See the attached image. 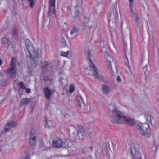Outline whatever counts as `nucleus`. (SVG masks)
I'll return each instance as SVG.
<instances>
[{"instance_id":"473e14b6","label":"nucleus","mask_w":159,"mask_h":159,"mask_svg":"<svg viewBox=\"0 0 159 159\" xmlns=\"http://www.w3.org/2000/svg\"><path fill=\"white\" fill-rule=\"evenodd\" d=\"M69 52V51H67L66 52L61 51V55L64 57H67V56L68 55Z\"/></svg>"},{"instance_id":"a878e982","label":"nucleus","mask_w":159,"mask_h":159,"mask_svg":"<svg viewBox=\"0 0 159 159\" xmlns=\"http://www.w3.org/2000/svg\"><path fill=\"white\" fill-rule=\"evenodd\" d=\"M21 159H31L30 156L28 152H25L22 157Z\"/></svg>"},{"instance_id":"4468645a","label":"nucleus","mask_w":159,"mask_h":159,"mask_svg":"<svg viewBox=\"0 0 159 159\" xmlns=\"http://www.w3.org/2000/svg\"><path fill=\"white\" fill-rule=\"evenodd\" d=\"M53 147L55 148H59L63 145L62 140L60 139L57 138L54 139L52 141Z\"/></svg>"},{"instance_id":"f257e3e1","label":"nucleus","mask_w":159,"mask_h":159,"mask_svg":"<svg viewBox=\"0 0 159 159\" xmlns=\"http://www.w3.org/2000/svg\"><path fill=\"white\" fill-rule=\"evenodd\" d=\"M113 109L110 116L111 122L114 124L123 123L125 116L120 111L118 110L116 104L113 105Z\"/></svg>"},{"instance_id":"9b49d317","label":"nucleus","mask_w":159,"mask_h":159,"mask_svg":"<svg viewBox=\"0 0 159 159\" xmlns=\"http://www.w3.org/2000/svg\"><path fill=\"white\" fill-rule=\"evenodd\" d=\"M118 18V13L116 9H115L113 13L111 14L109 17V23H112L114 25H116V21Z\"/></svg>"},{"instance_id":"72a5a7b5","label":"nucleus","mask_w":159,"mask_h":159,"mask_svg":"<svg viewBox=\"0 0 159 159\" xmlns=\"http://www.w3.org/2000/svg\"><path fill=\"white\" fill-rule=\"evenodd\" d=\"M19 85L21 89H25L26 88L25 85H24V83L23 82H20L19 83Z\"/></svg>"},{"instance_id":"20e7f679","label":"nucleus","mask_w":159,"mask_h":159,"mask_svg":"<svg viewBox=\"0 0 159 159\" xmlns=\"http://www.w3.org/2000/svg\"><path fill=\"white\" fill-rule=\"evenodd\" d=\"M139 145L134 143L130 145V152L132 159H142L141 153L139 152Z\"/></svg>"},{"instance_id":"49530a36","label":"nucleus","mask_w":159,"mask_h":159,"mask_svg":"<svg viewBox=\"0 0 159 159\" xmlns=\"http://www.w3.org/2000/svg\"><path fill=\"white\" fill-rule=\"evenodd\" d=\"M158 146H156L155 147H154L155 148V150L156 151L157 149V148Z\"/></svg>"},{"instance_id":"ea45409f","label":"nucleus","mask_w":159,"mask_h":159,"mask_svg":"<svg viewBox=\"0 0 159 159\" xmlns=\"http://www.w3.org/2000/svg\"><path fill=\"white\" fill-rule=\"evenodd\" d=\"M112 43L114 46L116 48V46L117 45L116 43V42H115L114 41H112Z\"/></svg>"},{"instance_id":"dca6fc26","label":"nucleus","mask_w":159,"mask_h":159,"mask_svg":"<svg viewBox=\"0 0 159 159\" xmlns=\"http://www.w3.org/2000/svg\"><path fill=\"white\" fill-rule=\"evenodd\" d=\"M75 104L80 108H81V103H84L83 98L82 96L79 95L75 98Z\"/></svg>"},{"instance_id":"2f4dec72","label":"nucleus","mask_w":159,"mask_h":159,"mask_svg":"<svg viewBox=\"0 0 159 159\" xmlns=\"http://www.w3.org/2000/svg\"><path fill=\"white\" fill-rule=\"evenodd\" d=\"M75 13L76 15L77 16L78 15H79L80 13V7L78 6H76L75 7Z\"/></svg>"},{"instance_id":"5701e85b","label":"nucleus","mask_w":159,"mask_h":159,"mask_svg":"<svg viewBox=\"0 0 159 159\" xmlns=\"http://www.w3.org/2000/svg\"><path fill=\"white\" fill-rule=\"evenodd\" d=\"M46 124L45 125V126L46 127H51L53 126L54 123L51 120H47V119H46L45 120Z\"/></svg>"},{"instance_id":"13d9d810","label":"nucleus","mask_w":159,"mask_h":159,"mask_svg":"<svg viewBox=\"0 0 159 159\" xmlns=\"http://www.w3.org/2000/svg\"><path fill=\"white\" fill-rule=\"evenodd\" d=\"M0 60H1V59H0Z\"/></svg>"},{"instance_id":"603ef678","label":"nucleus","mask_w":159,"mask_h":159,"mask_svg":"<svg viewBox=\"0 0 159 159\" xmlns=\"http://www.w3.org/2000/svg\"><path fill=\"white\" fill-rule=\"evenodd\" d=\"M149 118H150V120H149V121L150 122H151V116H149Z\"/></svg>"},{"instance_id":"a18cd8bd","label":"nucleus","mask_w":159,"mask_h":159,"mask_svg":"<svg viewBox=\"0 0 159 159\" xmlns=\"http://www.w3.org/2000/svg\"><path fill=\"white\" fill-rule=\"evenodd\" d=\"M89 148L91 149V150L92 151L93 149V147H89Z\"/></svg>"},{"instance_id":"3c124183","label":"nucleus","mask_w":159,"mask_h":159,"mask_svg":"<svg viewBox=\"0 0 159 159\" xmlns=\"http://www.w3.org/2000/svg\"><path fill=\"white\" fill-rule=\"evenodd\" d=\"M2 63V61H1V60H0V66L1 65Z\"/></svg>"},{"instance_id":"8fccbe9b","label":"nucleus","mask_w":159,"mask_h":159,"mask_svg":"<svg viewBox=\"0 0 159 159\" xmlns=\"http://www.w3.org/2000/svg\"><path fill=\"white\" fill-rule=\"evenodd\" d=\"M32 63H35V60H32Z\"/></svg>"},{"instance_id":"58836bf2","label":"nucleus","mask_w":159,"mask_h":159,"mask_svg":"<svg viewBox=\"0 0 159 159\" xmlns=\"http://www.w3.org/2000/svg\"><path fill=\"white\" fill-rule=\"evenodd\" d=\"M26 92L27 93H29L31 92V90L30 89V88H26Z\"/></svg>"},{"instance_id":"4d7b16f0","label":"nucleus","mask_w":159,"mask_h":159,"mask_svg":"<svg viewBox=\"0 0 159 159\" xmlns=\"http://www.w3.org/2000/svg\"><path fill=\"white\" fill-rule=\"evenodd\" d=\"M88 70V69H85V70Z\"/></svg>"},{"instance_id":"f03ea898","label":"nucleus","mask_w":159,"mask_h":159,"mask_svg":"<svg viewBox=\"0 0 159 159\" xmlns=\"http://www.w3.org/2000/svg\"><path fill=\"white\" fill-rule=\"evenodd\" d=\"M135 128L136 131L143 136L148 137L151 135V129L147 124L137 122L135 124Z\"/></svg>"},{"instance_id":"6e6552de","label":"nucleus","mask_w":159,"mask_h":159,"mask_svg":"<svg viewBox=\"0 0 159 159\" xmlns=\"http://www.w3.org/2000/svg\"><path fill=\"white\" fill-rule=\"evenodd\" d=\"M124 42L123 49L124 53V56H123V59L124 60H129L132 58L131 47L128 48L127 47V43Z\"/></svg>"},{"instance_id":"423d86ee","label":"nucleus","mask_w":159,"mask_h":159,"mask_svg":"<svg viewBox=\"0 0 159 159\" xmlns=\"http://www.w3.org/2000/svg\"><path fill=\"white\" fill-rule=\"evenodd\" d=\"M15 60H11L10 63V68L4 71L7 75L13 77L16 75L17 70L16 68V63Z\"/></svg>"},{"instance_id":"5fc2aeb1","label":"nucleus","mask_w":159,"mask_h":159,"mask_svg":"<svg viewBox=\"0 0 159 159\" xmlns=\"http://www.w3.org/2000/svg\"><path fill=\"white\" fill-rule=\"evenodd\" d=\"M63 66H64V65H62V66H61V67H63Z\"/></svg>"},{"instance_id":"c03bdc74","label":"nucleus","mask_w":159,"mask_h":159,"mask_svg":"<svg viewBox=\"0 0 159 159\" xmlns=\"http://www.w3.org/2000/svg\"><path fill=\"white\" fill-rule=\"evenodd\" d=\"M13 33L14 34H16L17 33V31H16V30H15L14 31Z\"/></svg>"},{"instance_id":"412c9836","label":"nucleus","mask_w":159,"mask_h":159,"mask_svg":"<svg viewBox=\"0 0 159 159\" xmlns=\"http://www.w3.org/2000/svg\"><path fill=\"white\" fill-rule=\"evenodd\" d=\"M1 41L2 43L6 44L7 45V48L9 47L10 42L8 38H7L6 36L2 37L1 39Z\"/></svg>"},{"instance_id":"6ab92c4d","label":"nucleus","mask_w":159,"mask_h":159,"mask_svg":"<svg viewBox=\"0 0 159 159\" xmlns=\"http://www.w3.org/2000/svg\"><path fill=\"white\" fill-rule=\"evenodd\" d=\"M31 99L28 98H22L20 102V107H22L24 106L28 105L31 101Z\"/></svg>"},{"instance_id":"4c0bfd02","label":"nucleus","mask_w":159,"mask_h":159,"mask_svg":"<svg viewBox=\"0 0 159 159\" xmlns=\"http://www.w3.org/2000/svg\"><path fill=\"white\" fill-rule=\"evenodd\" d=\"M128 1L129 6H131V5H132L133 4V0H128Z\"/></svg>"},{"instance_id":"393cba45","label":"nucleus","mask_w":159,"mask_h":159,"mask_svg":"<svg viewBox=\"0 0 159 159\" xmlns=\"http://www.w3.org/2000/svg\"><path fill=\"white\" fill-rule=\"evenodd\" d=\"M130 9V12L133 15V16L134 17L135 16L137 15L138 13L137 11L135 10V8H134L133 5L129 6Z\"/></svg>"},{"instance_id":"2eb2a0df","label":"nucleus","mask_w":159,"mask_h":159,"mask_svg":"<svg viewBox=\"0 0 159 159\" xmlns=\"http://www.w3.org/2000/svg\"><path fill=\"white\" fill-rule=\"evenodd\" d=\"M45 97L47 100H49L52 93L47 87H45L43 89Z\"/></svg>"},{"instance_id":"ddd939ff","label":"nucleus","mask_w":159,"mask_h":159,"mask_svg":"<svg viewBox=\"0 0 159 159\" xmlns=\"http://www.w3.org/2000/svg\"><path fill=\"white\" fill-rule=\"evenodd\" d=\"M109 50V47L107 44H105L103 46L101 50V52H102L104 54L105 57H106L108 59H113L112 57H111L108 53V51Z\"/></svg>"},{"instance_id":"f704fd0d","label":"nucleus","mask_w":159,"mask_h":159,"mask_svg":"<svg viewBox=\"0 0 159 159\" xmlns=\"http://www.w3.org/2000/svg\"><path fill=\"white\" fill-rule=\"evenodd\" d=\"M75 89V87L74 86L71 85L69 89L70 92L71 93H72L74 91Z\"/></svg>"},{"instance_id":"c85d7f7f","label":"nucleus","mask_w":159,"mask_h":159,"mask_svg":"<svg viewBox=\"0 0 159 159\" xmlns=\"http://www.w3.org/2000/svg\"><path fill=\"white\" fill-rule=\"evenodd\" d=\"M68 130L69 132L73 134L76 130L75 127L73 125H70L68 128Z\"/></svg>"},{"instance_id":"9d476101","label":"nucleus","mask_w":159,"mask_h":159,"mask_svg":"<svg viewBox=\"0 0 159 159\" xmlns=\"http://www.w3.org/2000/svg\"><path fill=\"white\" fill-rule=\"evenodd\" d=\"M55 0H49V10L47 13V15L49 16H51L55 14Z\"/></svg>"},{"instance_id":"b1692460","label":"nucleus","mask_w":159,"mask_h":159,"mask_svg":"<svg viewBox=\"0 0 159 159\" xmlns=\"http://www.w3.org/2000/svg\"><path fill=\"white\" fill-rule=\"evenodd\" d=\"M134 18V21L135 23V25L138 27L140 23V20L139 16L137 15L133 17Z\"/></svg>"},{"instance_id":"4be33fe9","label":"nucleus","mask_w":159,"mask_h":159,"mask_svg":"<svg viewBox=\"0 0 159 159\" xmlns=\"http://www.w3.org/2000/svg\"><path fill=\"white\" fill-rule=\"evenodd\" d=\"M103 94L107 95L109 93V87L106 85H103L102 87Z\"/></svg>"},{"instance_id":"7ed1b4c3","label":"nucleus","mask_w":159,"mask_h":159,"mask_svg":"<svg viewBox=\"0 0 159 159\" xmlns=\"http://www.w3.org/2000/svg\"><path fill=\"white\" fill-rule=\"evenodd\" d=\"M25 44L27 50L26 52V57L27 59L38 60L40 58L39 51L34 50L31 53L30 51V48L33 49V47L29 39H27L25 40Z\"/></svg>"},{"instance_id":"1a4fd4ad","label":"nucleus","mask_w":159,"mask_h":159,"mask_svg":"<svg viewBox=\"0 0 159 159\" xmlns=\"http://www.w3.org/2000/svg\"><path fill=\"white\" fill-rule=\"evenodd\" d=\"M84 21L83 23V30H89L93 28L94 26V23L93 22H89V19L85 16H83Z\"/></svg>"},{"instance_id":"39448f33","label":"nucleus","mask_w":159,"mask_h":159,"mask_svg":"<svg viewBox=\"0 0 159 159\" xmlns=\"http://www.w3.org/2000/svg\"><path fill=\"white\" fill-rule=\"evenodd\" d=\"M38 134L37 132L34 129H32L30 133V137L29 139L30 148L32 150L36 147Z\"/></svg>"},{"instance_id":"37998d69","label":"nucleus","mask_w":159,"mask_h":159,"mask_svg":"<svg viewBox=\"0 0 159 159\" xmlns=\"http://www.w3.org/2000/svg\"><path fill=\"white\" fill-rule=\"evenodd\" d=\"M16 59H17L16 57H13L12 58L11 60H16Z\"/></svg>"},{"instance_id":"6e6d98bb","label":"nucleus","mask_w":159,"mask_h":159,"mask_svg":"<svg viewBox=\"0 0 159 159\" xmlns=\"http://www.w3.org/2000/svg\"><path fill=\"white\" fill-rule=\"evenodd\" d=\"M63 62H64V63L65 62V60H64Z\"/></svg>"},{"instance_id":"0eeeda50","label":"nucleus","mask_w":159,"mask_h":159,"mask_svg":"<svg viewBox=\"0 0 159 159\" xmlns=\"http://www.w3.org/2000/svg\"><path fill=\"white\" fill-rule=\"evenodd\" d=\"M88 63L89 67L92 70L91 72L93 73V75L100 80H102V77L100 76L97 72V68L94 63L92 61V60H88Z\"/></svg>"},{"instance_id":"a19ab883","label":"nucleus","mask_w":159,"mask_h":159,"mask_svg":"<svg viewBox=\"0 0 159 159\" xmlns=\"http://www.w3.org/2000/svg\"><path fill=\"white\" fill-rule=\"evenodd\" d=\"M126 64H127V66L129 68H130V66L129 64V60H126V61L125 62Z\"/></svg>"},{"instance_id":"e433bc0d","label":"nucleus","mask_w":159,"mask_h":159,"mask_svg":"<svg viewBox=\"0 0 159 159\" xmlns=\"http://www.w3.org/2000/svg\"><path fill=\"white\" fill-rule=\"evenodd\" d=\"M116 80L119 83L121 82V79L119 76H117Z\"/></svg>"},{"instance_id":"f3484780","label":"nucleus","mask_w":159,"mask_h":159,"mask_svg":"<svg viewBox=\"0 0 159 159\" xmlns=\"http://www.w3.org/2000/svg\"><path fill=\"white\" fill-rule=\"evenodd\" d=\"M123 121L124 123H126L131 126L135 125V124L137 123H135V120L130 118L127 117L125 116Z\"/></svg>"},{"instance_id":"bb28decb","label":"nucleus","mask_w":159,"mask_h":159,"mask_svg":"<svg viewBox=\"0 0 159 159\" xmlns=\"http://www.w3.org/2000/svg\"><path fill=\"white\" fill-rule=\"evenodd\" d=\"M79 31L78 28L76 27H74L72 28L70 30V34L72 35L76 33Z\"/></svg>"},{"instance_id":"de8ad7c7","label":"nucleus","mask_w":159,"mask_h":159,"mask_svg":"<svg viewBox=\"0 0 159 159\" xmlns=\"http://www.w3.org/2000/svg\"><path fill=\"white\" fill-rule=\"evenodd\" d=\"M62 74V72H60L59 73V75H61Z\"/></svg>"},{"instance_id":"c9c22d12","label":"nucleus","mask_w":159,"mask_h":159,"mask_svg":"<svg viewBox=\"0 0 159 159\" xmlns=\"http://www.w3.org/2000/svg\"><path fill=\"white\" fill-rule=\"evenodd\" d=\"M91 53H90V51H88V52H87V57H88V58H87V60H91Z\"/></svg>"},{"instance_id":"c756f323","label":"nucleus","mask_w":159,"mask_h":159,"mask_svg":"<svg viewBox=\"0 0 159 159\" xmlns=\"http://www.w3.org/2000/svg\"><path fill=\"white\" fill-rule=\"evenodd\" d=\"M29 6L31 8H33L34 5V0H28Z\"/></svg>"},{"instance_id":"aec40b11","label":"nucleus","mask_w":159,"mask_h":159,"mask_svg":"<svg viewBox=\"0 0 159 159\" xmlns=\"http://www.w3.org/2000/svg\"><path fill=\"white\" fill-rule=\"evenodd\" d=\"M84 131V129L82 126H80L79 127L77 133L80 139H83Z\"/></svg>"},{"instance_id":"cd10ccee","label":"nucleus","mask_w":159,"mask_h":159,"mask_svg":"<svg viewBox=\"0 0 159 159\" xmlns=\"http://www.w3.org/2000/svg\"><path fill=\"white\" fill-rule=\"evenodd\" d=\"M61 45L63 47H66L67 45L66 40L63 37L61 39Z\"/></svg>"},{"instance_id":"f8f14e48","label":"nucleus","mask_w":159,"mask_h":159,"mask_svg":"<svg viewBox=\"0 0 159 159\" xmlns=\"http://www.w3.org/2000/svg\"><path fill=\"white\" fill-rule=\"evenodd\" d=\"M17 126V123L14 121L10 122L6 125L4 128L3 130L5 132H7L9 131L11 129Z\"/></svg>"},{"instance_id":"09e8293b","label":"nucleus","mask_w":159,"mask_h":159,"mask_svg":"<svg viewBox=\"0 0 159 159\" xmlns=\"http://www.w3.org/2000/svg\"><path fill=\"white\" fill-rule=\"evenodd\" d=\"M88 74L90 75H93V73L91 74L90 73H88Z\"/></svg>"},{"instance_id":"864d4df0","label":"nucleus","mask_w":159,"mask_h":159,"mask_svg":"<svg viewBox=\"0 0 159 159\" xmlns=\"http://www.w3.org/2000/svg\"><path fill=\"white\" fill-rule=\"evenodd\" d=\"M91 134V133H89V137L90 138H91V136H90V134Z\"/></svg>"},{"instance_id":"7c9ffc66","label":"nucleus","mask_w":159,"mask_h":159,"mask_svg":"<svg viewBox=\"0 0 159 159\" xmlns=\"http://www.w3.org/2000/svg\"><path fill=\"white\" fill-rule=\"evenodd\" d=\"M41 63L42 64V66L43 68H46L47 67V66L48 65V62L44 60L42 61Z\"/></svg>"},{"instance_id":"79ce46f5","label":"nucleus","mask_w":159,"mask_h":159,"mask_svg":"<svg viewBox=\"0 0 159 159\" xmlns=\"http://www.w3.org/2000/svg\"><path fill=\"white\" fill-rule=\"evenodd\" d=\"M147 67V65H146L144 67H143V70L144 71V70H146V68Z\"/></svg>"},{"instance_id":"a211bd4d","label":"nucleus","mask_w":159,"mask_h":159,"mask_svg":"<svg viewBox=\"0 0 159 159\" xmlns=\"http://www.w3.org/2000/svg\"><path fill=\"white\" fill-rule=\"evenodd\" d=\"M108 68L110 70V72L111 73L112 75H114V72H113L112 69V64L116 66V61L115 60H108L107 62Z\"/></svg>"}]
</instances>
